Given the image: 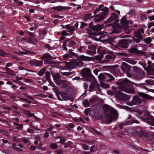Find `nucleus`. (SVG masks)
I'll list each match as a JSON object with an SVG mask.
<instances>
[{
  "instance_id": "nucleus-1",
  "label": "nucleus",
  "mask_w": 154,
  "mask_h": 154,
  "mask_svg": "<svg viewBox=\"0 0 154 154\" xmlns=\"http://www.w3.org/2000/svg\"><path fill=\"white\" fill-rule=\"evenodd\" d=\"M128 83H132L136 86L140 88L143 89L146 88V87L145 86V83H137L131 82L127 79H120L116 82L117 85H120L119 88L122 91L128 94H134L135 91L133 89V86L131 85L128 84Z\"/></svg>"
},
{
  "instance_id": "nucleus-2",
  "label": "nucleus",
  "mask_w": 154,
  "mask_h": 154,
  "mask_svg": "<svg viewBox=\"0 0 154 154\" xmlns=\"http://www.w3.org/2000/svg\"><path fill=\"white\" fill-rule=\"evenodd\" d=\"M135 136L146 138L148 140L154 142V133L146 131H137L134 133Z\"/></svg>"
},
{
  "instance_id": "nucleus-3",
  "label": "nucleus",
  "mask_w": 154,
  "mask_h": 154,
  "mask_svg": "<svg viewBox=\"0 0 154 154\" xmlns=\"http://www.w3.org/2000/svg\"><path fill=\"white\" fill-rule=\"evenodd\" d=\"M81 73L85 80L91 82L94 80V77L91 74L90 69L85 68L81 70Z\"/></svg>"
},
{
  "instance_id": "nucleus-4",
  "label": "nucleus",
  "mask_w": 154,
  "mask_h": 154,
  "mask_svg": "<svg viewBox=\"0 0 154 154\" xmlns=\"http://www.w3.org/2000/svg\"><path fill=\"white\" fill-rule=\"evenodd\" d=\"M121 23L122 25L117 24L116 26L120 29H124L126 33H130L131 30L129 29V22L126 20V17H124L122 18L121 20Z\"/></svg>"
},
{
  "instance_id": "nucleus-5",
  "label": "nucleus",
  "mask_w": 154,
  "mask_h": 154,
  "mask_svg": "<svg viewBox=\"0 0 154 154\" xmlns=\"http://www.w3.org/2000/svg\"><path fill=\"white\" fill-rule=\"evenodd\" d=\"M109 106L106 104H104L103 106V108L104 112L105 113L108 112L112 115L114 119H116L118 118V113L117 111L114 109Z\"/></svg>"
},
{
  "instance_id": "nucleus-6",
  "label": "nucleus",
  "mask_w": 154,
  "mask_h": 154,
  "mask_svg": "<svg viewBox=\"0 0 154 154\" xmlns=\"http://www.w3.org/2000/svg\"><path fill=\"white\" fill-rule=\"evenodd\" d=\"M142 119L149 125L154 126V117L150 116L149 112H145L143 117H142Z\"/></svg>"
},
{
  "instance_id": "nucleus-7",
  "label": "nucleus",
  "mask_w": 154,
  "mask_h": 154,
  "mask_svg": "<svg viewBox=\"0 0 154 154\" xmlns=\"http://www.w3.org/2000/svg\"><path fill=\"white\" fill-rule=\"evenodd\" d=\"M98 78L101 80H104L105 81L111 82L115 80L114 78L110 74L105 73H101L98 76Z\"/></svg>"
},
{
  "instance_id": "nucleus-8",
  "label": "nucleus",
  "mask_w": 154,
  "mask_h": 154,
  "mask_svg": "<svg viewBox=\"0 0 154 154\" xmlns=\"http://www.w3.org/2000/svg\"><path fill=\"white\" fill-rule=\"evenodd\" d=\"M60 95L62 99L58 95H57V97L58 99L60 101H62L63 100H70L71 101H72L73 100V98L69 96L68 95L67 93L63 92H60Z\"/></svg>"
},
{
  "instance_id": "nucleus-9",
  "label": "nucleus",
  "mask_w": 154,
  "mask_h": 154,
  "mask_svg": "<svg viewBox=\"0 0 154 154\" xmlns=\"http://www.w3.org/2000/svg\"><path fill=\"white\" fill-rule=\"evenodd\" d=\"M130 40L128 39H122L119 40L118 44L119 46L123 48H126L128 47V45L130 43Z\"/></svg>"
},
{
  "instance_id": "nucleus-10",
  "label": "nucleus",
  "mask_w": 154,
  "mask_h": 154,
  "mask_svg": "<svg viewBox=\"0 0 154 154\" xmlns=\"http://www.w3.org/2000/svg\"><path fill=\"white\" fill-rule=\"evenodd\" d=\"M113 119L115 120H116L117 118L116 119H114L112 114L107 113L105 115L103 118V121L106 123L109 124L112 122Z\"/></svg>"
},
{
  "instance_id": "nucleus-11",
  "label": "nucleus",
  "mask_w": 154,
  "mask_h": 154,
  "mask_svg": "<svg viewBox=\"0 0 154 154\" xmlns=\"http://www.w3.org/2000/svg\"><path fill=\"white\" fill-rule=\"evenodd\" d=\"M143 101V99L140 98L139 96L136 95L133 97L132 101L130 102L131 106L141 104Z\"/></svg>"
},
{
  "instance_id": "nucleus-12",
  "label": "nucleus",
  "mask_w": 154,
  "mask_h": 154,
  "mask_svg": "<svg viewBox=\"0 0 154 154\" xmlns=\"http://www.w3.org/2000/svg\"><path fill=\"white\" fill-rule=\"evenodd\" d=\"M115 96L117 99L121 100H127V95L121 91H117L115 93Z\"/></svg>"
},
{
  "instance_id": "nucleus-13",
  "label": "nucleus",
  "mask_w": 154,
  "mask_h": 154,
  "mask_svg": "<svg viewBox=\"0 0 154 154\" xmlns=\"http://www.w3.org/2000/svg\"><path fill=\"white\" fill-rule=\"evenodd\" d=\"M129 52L136 54L137 55H145L146 53L143 51L139 50L136 47L131 48L129 50Z\"/></svg>"
},
{
  "instance_id": "nucleus-14",
  "label": "nucleus",
  "mask_w": 154,
  "mask_h": 154,
  "mask_svg": "<svg viewBox=\"0 0 154 154\" xmlns=\"http://www.w3.org/2000/svg\"><path fill=\"white\" fill-rule=\"evenodd\" d=\"M108 14V11L107 10L105 11L104 12H103L100 17L94 18V21L95 22H98L102 21L106 18Z\"/></svg>"
},
{
  "instance_id": "nucleus-15",
  "label": "nucleus",
  "mask_w": 154,
  "mask_h": 154,
  "mask_svg": "<svg viewBox=\"0 0 154 154\" xmlns=\"http://www.w3.org/2000/svg\"><path fill=\"white\" fill-rule=\"evenodd\" d=\"M29 64L32 66H40L43 64V61L36 60H32L30 62Z\"/></svg>"
},
{
  "instance_id": "nucleus-16",
  "label": "nucleus",
  "mask_w": 154,
  "mask_h": 154,
  "mask_svg": "<svg viewBox=\"0 0 154 154\" xmlns=\"http://www.w3.org/2000/svg\"><path fill=\"white\" fill-rule=\"evenodd\" d=\"M140 63L145 70H146L148 72H154V69L152 68V66L147 65H147L146 63L143 62H140Z\"/></svg>"
},
{
  "instance_id": "nucleus-17",
  "label": "nucleus",
  "mask_w": 154,
  "mask_h": 154,
  "mask_svg": "<svg viewBox=\"0 0 154 154\" xmlns=\"http://www.w3.org/2000/svg\"><path fill=\"white\" fill-rule=\"evenodd\" d=\"M118 17V15L114 12L113 13L111 14L110 17L106 20L104 22V23L105 24H107L110 23Z\"/></svg>"
},
{
  "instance_id": "nucleus-18",
  "label": "nucleus",
  "mask_w": 154,
  "mask_h": 154,
  "mask_svg": "<svg viewBox=\"0 0 154 154\" xmlns=\"http://www.w3.org/2000/svg\"><path fill=\"white\" fill-rule=\"evenodd\" d=\"M121 69L122 71L125 72L127 70H130L131 67L126 63L123 62L122 63Z\"/></svg>"
},
{
  "instance_id": "nucleus-19",
  "label": "nucleus",
  "mask_w": 154,
  "mask_h": 154,
  "mask_svg": "<svg viewBox=\"0 0 154 154\" xmlns=\"http://www.w3.org/2000/svg\"><path fill=\"white\" fill-rule=\"evenodd\" d=\"M69 8L68 7H64L61 6H57L56 7H52V9L55 10L59 12H60L63 11H64L66 9H68Z\"/></svg>"
},
{
  "instance_id": "nucleus-20",
  "label": "nucleus",
  "mask_w": 154,
  "mask_h": 154,
  "mask_svg": "<svg viewBox=\"0 0 154 154\" xmlns=\"http://www.w3.org/2000/svg\"><path fill=\"white\" fill-rule=\"evenodd\" d=\"M104 24L102 23L101 24H99L93 27H92V30L96 31H100L103 28H104Z\"/></svg>"
},
{
  "instance_id": "nucleus-21",
  "label": "nucleus",
  "mask_w": 154,
  "mask_h": 154,
  "mask_svg": "<svg viewBox=\"0 0 154 154\" xmlns=\"http://www.w3.org/2000/svg\"><path fill=\"white\" fill-rule=\"evenodd\" d=\"M78 57L80 60L84 61L92 60L94 59V58L86 56L84 55L79 56Z\"/></svg>"
},
{
  "instance_id": "nucleus-22",
  "label": "nucleus",
  "mask_w": 154,
  "mask_h": 154,
  "mask_svg": "<svg viewBox=\"0 0 154 154\" xmlns=\"http://www.w3.org/2000/svg\"><path fill=\"white\" fill-rule=\"evenodd\" d=\"M138 95L139 96L144 99H149L152 98L151 96L143 92H139Z\"/></svg>"
},
{
  "instance_id": "nucleus-23",
  "label": "nucleus",
  "mask_w": 154,
  "mask_h": 154,
  "mask_svg": "<svg viewBox=\"0 0 154 154\" xmlns=\"http://www.w3.org/2000/svg\"><path fill=\"white\" fill-rule=\"evenodd\" d=\"M134 36L136 37H139L140 38H143V37L140 33V29L134 32Z\"/></svg>"
},
{
  "instance_id": "nucleus-24",
  "label": "nucleus",
  "mask_w": 154,
  "mask_h": 154,
  "mask_svg": "<svg viewBox=\"0 0 154 154\" xmlns=\"http://www.w3.org/2000/svg\"><path fill=\"white\" fill-rule=\"evenodd\" d=\"M51 56L49 53H46L43 54V55L41 57V60H45L47 59L51 58Z\"/></svg>"
},
{
  "instance_id": "nucleus-25",
  "label": "nucleus",
  "mask_w": 154,
  "mask_h": 154,
  "mask_svg": "<svg viewBox=\"0 0 154 154\" xmlns=\"http://www.w3.org/2000/svg\"><path fill=\"white\" fill-rule=\"evenodd\" d=\"M125 131L126 133L128 134H132L134 135L135 136L134 134V133L135 132L137 131H136L133 132L132 131V128H125Z\"/></svg>"
},
{
  "instance_id": "nucleus-26",
  "label": "nucleus",
  "mask_w": 154,
  "mask_h": 154,
  "mask_svg": "<svg viewBox=\"0 0 154 154\" xmlns=\"http://www.w3.org/2000/svg\"><path fill=\"white\" fill-rule=\"evenodd\" d=\"M91 14H87L85 15L83 17V20L85 21H87L91 17Z\"/></svg>"
},
{
  "instance_id": "nucleus-27",
  "label": "nucleus",
  "mask_w": 154,
  "mask_h": 154,
  "mask_svg": "<svg viewBox=\"0 0 154 154\" xmlns=\"http://www.w3.org/2000/svg\"><path fill=\"white\" fill-rule=\"evenodd\" d=\"M104 5H103L101 4L99 5L98 8L100 10V11H103V12L107 10L108 11V14L109 13V11L108 9V8L106 7H105L103 8H102L103 7Z\"/></svg>"
},
{
  "instance_id": "nucleus-28",
  "label": "nucleus",
  "mask_w": 154,
  "mask_h": 154,
  "mask_svg": "<svg viewBox=\"0 0 154 154\" xmlns=\"http://www.w3.org/2000/svg\"><path fill=\"white\" fill-rule=\"evenodd\" d=\"M82 103L85 107H88L90 106V104L88 100L85 99L82 102Z\"/></svg>"
},
{
  "instance_id": "nucleus-29",
  "label": "nucleus",
  "mask_w": 154,
  "mask_h": 154,
  "mask_svg": "<svg viewBox=\"0 0 154 154\" xmlns=\"http://www.w3.org/2000/svg\"><path fill=\"white\" fill-rule=\"evenodd\" d=\"M46 70V69L45 68H43L42 69H41L39 70L38 74L39 75V76H42L43 75Z\"/></svg>"
},
{
  "instance_id": "nucleus-30",
  "label": "nucleus",
  "mask_w": 154,
  "mask_h": 154,
  "mask_svg": "<svg viewBox=\"0 0 154 154\" xmlns=\"http://www.w3.org/2000/svg\"><path fill=\"white\" fill-rule=\"evenodd\" d=\"M117 107H119L120 109H126L127 110H129L131 109V108L127 106H122L121 105L119 104H118L117 105Z\"/></svg>"
},
{
  "instance_id": "nucleus-31",
  "label": "nucleus",
  "mask_w": 154,
  "mask_h": 154,
  "mask_svg": "<svg viewBox=\"0 0 154 154\" xmlns=\"http://www.w3.org/2000/svg\"><path fill=\"white\" fill-rule=\"evenodd\" d=\"M126 60H127L126 61L128 63L132 64H135L137 63V61H135L134 60H133L132 59H131L129 58H126Z\"/></svg>"
},
{
  "instance_id": "nucleus-32",
  "label": "nucleus",
  "mask_w": 154,
  "mask_h": 154,
  "mask_svg": "<svg viewBox=\"0 0 154 154\" xmlns=\"http://www.w3.org/2000/svg\"><path fill=\"white\" fill-rule=\"evenodd\" d=\"M76 44V42L74 41L71 40L68 42L67 44V46L70 47H72Z\"/></svg>"
},
{
  "instance_id": "nucleus-33",
  "label": "nucleus",
  "mask_w": 154,
  "mask_h": 154,
  "mask_svg": "<svg viewBox=\"0 0 154 154\" xmlns=\"http://www.w3.org/2000/svg\"><path fill=\"white\" fill-rule=\"evenodd\" d=\"M97 47V46L92 45H90L88 46V49H91L92 50V51H96Z\"/></svg>"
},
{
  "instance_id": "nucleus-34",
  "label": "nucleus",
  "mask_w": 154,
  "mask_h": 154,
  "mask_svg": "<svg viewBox=\"0 0 154 154\" xmlns=\"http://www.w3.org/2000/svg\"><path fill=\"white\" fill-rule=\"evenodd\" d=\"M75 27L73 26H70L69 28L68 32L70 33L71 35L73 33V31L75 30Z\"/></svg>"
},
{
  "instance_id": "nucleus-35",
  "label": "nucleus",
  "mask_w": 154,
  "mask_h": 154,
  "mask_svg": "<svg viewBox=\"0 0 154 154\" xmlns=\"http://www.w3.org/2000/svg\"><path fill=\"white\" fill-rule=\"evenodd\" d=\"M144 41L147 44H149L152 41V39L150 37H148L144 38Z\"/></svg>"
},
{
  "instance_id": "nucleus-36",
  "label": "nucleus",
  "mask_w": 154,
  "mask_h": 154,
  "mask_svg": "<svg viewBox=\"0 0 154 154\" xmlns=\"http://www.w3.org/2000/svg\"><path fill=\"white\" fill-rule=\"evenodd\" d=\"M50 147L52 149H56L58 147V146L56 143H52L50 145Z\"/></svg>"
},
{
  "instance_id": "nucleus-37",
  "label": "nucleus",
  "mask_w": 154,
  "mask_h": 154,
  "mask_svg": "<svg viewBox=\"0 0 154 154\" xmlns=\"http://www.w3.org/2000/svg\"><path fill=\"white\" fill-rule=\"evenodd\" d=\"M45 75H46V77L45 79H46V80L48 81V82L50 81V72L48 71L46 72H45Z\"/></svg>"
},
{
  "instance_id": "nucleus-38",
  "label": "nucleus",
  "mask_w": 154,
  "mask_h": 154,
  "mask_svg": "<svg viewBox=\"0 0 154 154\" xmlns=\"http://www.w3.org/2000/svg\"><path fill=\"white\" fill-rule=\"evenodd\" d=\"M68 52L70 57L72 56L76 57V56L77 55V54L76 53L72 52V51L71 50H69L68 51Z\"/></svg>"
},
{
  "instance_id": "nucleus-39",
  "label": "nucleus",
  "mask_w": 154,
  "mask_h": 154,
  "mask_svg": "<svg viewBox=\"0 0 154 154\" xmlns=\"http://www.w3.org/2000/svg\"><path fill=\"white\" fill-rule=\"evenodd\" d=\"M87 52L88 54H90L91 55H93L94 54H96V51L90 50H87Z\"/></svg>"
},
{
  "instance_id": "nucleus-40",
  "label": "nucleus",
  "mask_w": 154,
  "mask_h": 154,
  "mask_svg": "<svg viewBox=\"0 0 154 154\" xmlns=\"http://www.w3.org/2000/svg\"><path fill=\"white\" fill-rule=\"evenodd\" d=\"M97 100V99L95 97H93L90 99L89 101L91 103H95Z\"/></svg>"
},
{
  "instance_id": "nucleus-41",
  "label": "nucleus",
  "mask_w": 154,
  "mask_h": 154,
  "mask_svg": "<svg viewBox=\"0 0 154 154\" xmlns=\"http://www.w3.org/2000/svg\"><path fill=\"white\" fill-rule=\"evenodd\" d=\"M66 141V139L65 137H62L60 139V141L57 142L58 143H60L61 144H64Z\"/></svg>"
},
{
  "instance_id": "nucleus-42",
  "label": "nucleus",
  "mask_w": 154,
  "mask_h": 154,
  "mask_svg": "<svg viewBox=\"0 0 154 154\" xmlns=\"http://www.w3.org/2000/svg\"><path fill=\"white\" fill-rule=\"evenodd\" d=\"M24 32L27 34H28L30 36L34 37V34L31 32H29V31L25 30Z\"/></svg>"
},
{
  "instance_id": "nucleus-43",
  "label": "nucleus",
  "mask_w": 154,
  "mask_h": 154,
  "mask_svg": "<svg viewBox=\"0 0 154 154\" xmlns=\"http://www.w3.org/2000/svg\"><path fill=\"white\" fill-rule=\"evenodd\" d=\"M61 87L62 88L66 89H68L69 88V86L66 83L63 84L61 86Z\"/></svg>"
},
{
  "instance_id": "nucleus-44",
  "label": "nucleus",
  "mask_w": 154,
  "mask_h": 154,
  "mask_svg": "<svg viewBox=\"0 0 154 154\" xmlns=\"http://www.w3.org/2000/svg\"><path fill=\"white\" fill-rule=\"evenodd\" d=\"M88 25V24L84 22H81V24L80 28L81 29H83L85 26Z\"/></svg>"
},
{
  "instance_id": "nucleus-45",
  "label": "nucleus",
  "mask_w": 154,
  "mask_h": 154,
  "mask_svg": "<svg viewBox=\"0 0 154 154\" xmlns=\"http://www.w3.org/2000/svg\"><path fill=\"white\" fill-rule=\"evenodd\" d=\"M68 40H66L63 43V49L65 50H67V48H66V43L68 41Z\"/></svg>"
},
{
  "instance_id": "nucleus-46",
  "label": "nucleus",
  "mask_w": 154,
  "mask_h": 154,
  "mask_svg": "<svg viewBox=\"0 0 154 154\" xmlns=\"http://www.w3.org/2000/svg\"><path fill=\"white\" fill-rule=\"evenodd\" d=\"M105 36L103 35H101L100 36V37L99 38V41L100 42H103L105 41V39L102 40V39H102V38H105Z\"/></svg>"
},
{
  "instance_id": "nucleus-47",
  "label": "nucleus",
  "mask_w": 154,
  "mask_h": 154,
  "mask_svg": "<svg viewBox=\"0 0 154 154\" xmlns=\"http://www.w3.org/2000/svg\"><path fill=\"white\" fill-rule=\"evenodd\" d=\"M7 54L3 50H0V55L2 56H5Z\"/></svg>"
},
{
  "instance_id": "nucleus-48",
  "label": "nucleus",
  "mask_w": 154,
  "mask_h": 154,
  "mask_svg": "<svg viewBox=\"0 0 154 154\" xmlns=\"http://www.w3.org/2000/svg\"><path fill=\"white\" fill-rule=\"evenodd\" d=\"M22 41L23 42H27L28 43L30 41V40L29 39L25 37H23L22 39Z\"/></svg>"
},
{
  "instance_id": "nucleus-49",
  "label": "nucleus",
  "mask_w": 154,
  "mask_h": 154,
  "mask_svg": "<svg viewBox=\"0 0 154 154\" xmlns=\"http://www.w3.org/2000/svg\"><path fill=\"white\" fill-rule=\"evenodd\" d=\"M145 82L149 84L153 85L154 83V81L150 80H147L145 81Z\"/></svg>"
},
{
  "instance_id": "nucleus-50",
  "label": "nucleus",
  "mask_w": 154,
  "mask_h": 154,
  "mask_svg": "<svg viewBox=\"0 0 154 154\" xmlns=\"http://www.w3.org/2000/svg\"><path fill=\"white\" fill-rule=\"evenodd\" d=\"M13 81L14 82L20 85H24V84L22 82L19 81H16L15 80H14Z\"/></svg>"
},
{
  "instance_id": "nucleus-51",
  "label": "nucleus",
  "mask_w": 154,
  "mask_h": 154,
  "mask_svg": "<svg viewBox=\"0 0 154 154\" xmlns=\"http://www.w3.org/2000/svg\"><path fill=\"white\" fill-rule=\"evenodd\" d=\"M12 149H14V150H16L17 151L22 152L23 151V150L22 149H21L20 148L18 147H12Z\"/></svg>"
},
{
  "instance_id": "nucleus-52",
  "label": "nucleus",
  "mask_w": 154,
  "mask_h": 154,
  "mask_svg": "<svg viewBox=\"0 0 154 154\" xmlns=\"http://www.w3.org/2000/svg\"><path fill=\"white\" fill-rule=\"evenodd\" d=\"M85 47L83 46H81L78 49V51L80 52H83V49H84Z\"/></svg>"
},
{
  "instance_id": "nucleus-53",
  "label": "nucleus",
  "mask_w": 154,
  "mask_h": 154,
  "mask_svg": "<svg viewBox=\"0 0 154 154\" xmlns=\"http://www.w3.org/2000/svg\"><path fill=\"white\" fill-rule=\"evenodd\" d=\"M70 57L69 54H66L63 55V58L64 60H66Z\"/></svg>"
},
{
  "instance_id": "nucleus-54",
  "label": "nucleus",
  "mask_w": 154,
  "mask_h": 154,
  "mask_svg": "<svg viewBox=\"0 0 154 154\" xmlns=\"http://www.w3.org/2000/svg\"><path fill=\"white\" fill-rule=\"evenodd\" d=\"M61 35L63 36H67L68 34L66 30H63L62 32Z\"/></svg>"
},
{
  "instance_id": "nucleus-55",
  "label": "nucleus",
  "mask_w": 154,
  "mask_h": 154,
  "mask_svg": "<svg viewBox=\"0 0 154 154\" xmlns=\"http://www.w3.org/2000/svg\"><path fill=\"white\" fill-rule=\"evenodd\" d=\"M36 148V146H30L29 148V149L32 151H34L35 150Z\"/></svg>"
},
{
  "instance_id": "nucleus-56",
  "label": "nucleus",
  "mask_w": 154,
  "mask_h": 154,
  "mask_svg": "<svg viewBox=\"0 0 154 154\" xmlns=\"http://www.w3.org/2000/svg\"><path fill=\"white\" fill-rule=\"evenodd\" d=\"M103 49V48L101 46H100L97 49V52L98 53H101V51H102V49Z\"/></svg>"
},
{
  "instance_id": "nucleus-57",
  "label": "nucleus",
  "mask_w": 154,
  "mask_h": 154,
  "mask_svg": "<svg viewBox=\"0 0 154 154\" xmlns=\"http://www.w3.org/2000/svg\"><path fill=\"white\" fill-rule=\"evenodd\" d=\"M114 57V56L113 55H106V57L107 58V59H113V58Z\"/></svg>"
},
{
  "instance_id": "nucleus-58",
  "label": "nucleus",
  "mask_w": 154,
  "mask_h": 154,
  "mask_svg": "<svg viewBox=\"0 0 154 154\" xmlns=\"http://www.w3.org/2000/svg\"><path fill=\"white\" fill-rule=\"evenodd\" d=\"M125 124H124V123H121L119 126V127L120 128V129L121 130H122V128H123L124 126H125Z\"/></svg>"
},
{
  "instance_id": "nucleus-59",
  "label": "nucleus",
  "mask_w": 154,
  "mask_h": 154,
  "mask_svg": "<svg viewBox=\"0 0 154 154\" xmlns=\"http://www.w3.org/2000/svg\"><path fill=\"white\" fill-rule=\"evenodd\" d=\"M137 38H134V40L137 43H138L140 42V39H141L142 38H140L139 37Z\"/></svg>"
},
{
  "instance_id": "nucleus-60",
  "label": "nucleus",
  "mask_w": 154,
  "mask_h": 154,
  "mask_svg": "<svg viewBox=\"0 0 154 154\" xmlns=\"http://www.w3.org/2000/svg\"><path fill=\"white\" fill-rule=\"evenodd\" d=\"M44 47L46 48H48V50H51V47H50V45L48 44H46L45 45Z\"/></svg>"
},
{
  "instance_id": "nucleus-61",
  "label": "nucleus",
  "mask_w": 154,
  "mask_h": 154,
  "mask_svg": "<svg viewBox=\"0 0 154 154\" xmlns=\"http://www.w3.org/2000/svg\"><path fill=\"white\" fill-rule=\"evenodd\" d=\"M13 63L12 62L8 63L6 65V67H9L13 65Z\"/></svg>"
},
{
  "instance_id": "nucleus-62",
  "label": "nucleus",
  "mask_w": 154,
  "mask_h": 154,
  "mask_svg": "<svg viewBox=\"0 0 154 154\" xmlns=\"http://www.w3.org/2000/svg\"><path fill=\"white\" fill-rule=\"evenodd\" d=\"M23 124H20V125L17 126V127H16V128L17 130H19L20 129L23 128Z\"/></svg>"
},
{
  "instance_id": "nucleus-63",
  "label": "nucleus",
  "mask_w": 154,
  "mask_h": 154,
  "mask_svg": "<svg viewBox=\"0 0 154 154\" xmlns=\"http://www.w3.org/2000/svg\"><path fill=\"white\" fill-rule=\"evenodd\" d=\"M24 82H26L30 83V82H31L32 81L31 79H24Z\"/></svg>"
},
{
  "instance_id": "nucleus-64",
  "label": "nucleus",
  "mask_w": 154,
  "mask_h": 154,
  "mask_svg": "<svg viewBox=\"0 0 154 154\" xmlns=\"http://www.w3.org/2000/svg\"><path fill=\"white\" fill-rule=\"evenodd\" d=\"M55 152H57V154H63V152L60 150H56Z\"/></svg>"
}]
</instances>
